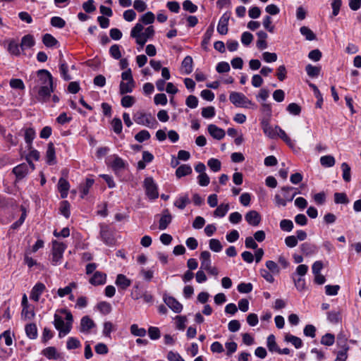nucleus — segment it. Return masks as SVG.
Returning <instances> with one entry per match:
<instances>
[{"label":"nucleus","mask_w":361,"mask_h":361,"mask_svg":"<svg viewBox=\"0 0 361 361\" xmlns=\"http://www.w3.org/2000/svg\"><path fill=\"white\" fill-rule=\"evenodd\" d=\"M60 312L66 315L65 319L66 322L65 323L61 316L55 314L54 325L55 328L59 331V336L61 338L71 331L73 318L71 312L66 309H61Z\"/></svg>","instance_id":"obj_1"},{"label":"nucleus","mask_w":361,"mask_h":361,"mask_svg":"<svg viewBox=\"0 0 361 361\" xmlns=\"http://www.w3.org/2000/svg\"><path fill=\"white\" fill-rule=\"evenodd\" d=\"M229 100L237 107L257 109V105L241 92H231L229 95Z\"/></svg>","instance_id":"obj_2"},{"label":"nucleus","mask_w":361,"mask_h":361,"mask_svg":"<svg viewBox=\"0 0 361 361\" xmlns=\"http://www.w3.org/2000/svg\"><path fill=\"white\" fill-rule=\"evenodd\" d=\"M134 121L139 125L147 126L151 128H155L158 125L155 118L151 114H147L142 111H137L133 115Z\"/></svg>","instance_id":"obj_3"},{"label":"nucleus","mask_w":361,"mask_h":361,"mask_svg":"<svg viewBox=\"0 0 361 361\" xmlns=\"http://www.w3.org/2000/svg\"><path fill=\"white\" fill-rule=\"evenodd\" d=\"M37 80H35L34 82L30 83V87L33 85H38V86L50 85H53V77L51 74L45 69H41L37 71Z\"/></svg>","instance_id":"obj_4"},{"label":"nucleus","mask_w":361,"mask_h":361,"mask_svg":"<svg viewBox=\"0 0 361 361\" xmlns=\"http://www.w3.org/2000/svg\"><path fill=\"white\" fill-rule=\"evenodd\" d=\"M145 194L150 200L157 199L159 197L158 188L152 177H147L143 182Z\"/></svg>","instance_id":"obj_5"},{"label":"nucleus","mask_w":361,"mask_h":361,"mask_svg":"<svg viewBox=\"0 0 361 361\" xmlns=\"http://www.w3.org/2000/svg\"><path fill=\"white\" fill-rule=\"evenodd\" d=\"M32 90L33 92H37L38 101L46 102L50 97L51 93L54 92V87L53 85L38 86V85H33Z\"/></svg>","instance_id":"obj_6"},{"label":"nucleus","mask_w":361,"mask_h":361,"mask_svg":"<svg viewBox=\"0 0 361 361\" xmlns=\"http://www.w3.org/2000/svg\"><path fill=\"white\" fill-rule=\"evenodd\" d=\"M66 248V245L61 242L57 240L52 241V264L56 265L63 257V252Z\"/></svg>","instance_id":"obj_7"},{"label":"nucleus","mask_w":361,"mask_h":361,"mask_svg":"<svg viewBox=\"0 0 361 361\" xmlns=\"http://www.w3.org/2000/svg\"><path fill=\"white\" fill-rule=\"evenodd\" d=\"M100 236L103 242L108 245H111L114 244L115 239L114 233L110 227L104 224H100Z\"/></svg>","instance_id":"obj_8"},{"label":"nucleus","mask_w":361,"mask_h":361,"mask_svg":"<svg viewBox=\"0 0 361 361\" xmlns=\"http://www.w3.org/2000/svg\"><path fill=\"white\" fill-rule=\"evenodd\" d=\"M164 302L174 312L180 313L183 310V305L173 297L164 295Z\"/></svg>","instance_id":"obj_9"},{"label":"nucleus","mask_w":361,"mask_h":361,"mask_svg":"<svg viewBox=\"0 0 361 361\" xmlns=\"http://www.w3.org/2000/svg\"><path fill=\"white\" fill-rule=\"evenodd\" d=\"M246 221L252 226H257L262 220L261 215L256 210H250L245 216Z\"/></svg>","instance_id":"obj_10"},{"label":"nucleus","mask_w":361,"mask_h":361,"mask_svg":"<svg viewBox=\"0 0 361 361\" xmlns=\"http://www.w3.org/2000/svg\"><path fill=\"white\" fill-rule=\"evenodd\" d=\"M230 18V14L225 13L221 17L217 25V32L220 35H226L228 31V25Z\"/></svg>","instance_id":"obj_11"},{"label":"nucleus","mask_w":361,"mask_h":361,"mask_svg":"<svg viewBox=\"0 0 361 361\" xmlns=\"http://www.w3.org/2000/svg\"><path fill=\"white\" fill-rule=\"evenodd\" d=\"M45 289L46 286L44 283L41 282L37 283L31 290L30 295V299L35 302H38L40 295L44 293Z\"/></svg>","instance_id":"obj_12"},{"label":"nucleus","mask_w":361,"mask_h":361,"mask_svg":"<svg viewBox=\"0 0 361 361\" xmlns=\"http://www.w3.org/2000/svg\"><path fill=\"white\" fill-rule=\"evenodd\" d=\"M261 126L264 133L271 139H274L277 137V129L273 128L267 120H263L261 122Z\"/></svg>","instance_id":"obj_13"},{"label":"nucleus","mask_w":361,"mask_h":361,"mask_svg":"<svg viewBox=\"0 0 361 361\" xmlns=\"http://www.w3.org/2000/svg\"><path fill=\"white\" fill-rule=\"evenodd\" d=\"M172 221V216L169 209H166L163 211L161 216L159 222V228L160 230H165Z\"/></svg>","instance_id":"obj_14"},{"label":"nucleus","mask_w":361,"mask_h":361,"mask_svg":"<svg viewBox=\"0 0 361 361\" xmlns=\"http://www.w3.org/2000/svg\"><path fill=\"white\" fill-rule=\"evenodd\" d=\"M300 250L305 256H311L317 253V247L316 245L310 243H304L300 246Z\"/></svg>","instance_id":"obj_15"},{"label":"nucleus","mask_w":361,"mask_h":361,"mask_svg":"<svg viewBox=\"0 0 361 361\" xmlns=\"http://www.w3.org/2000/svg\"><path fill=\"white\" fill-rule=\"evenodd\" d=\"M207 129L209 133L216 140H221L225 136V131L216 125L210 124L208 126Z\"/></svg>","instance_id":"obj_16"},{"label":"nucleus","mask_w":361,"mask_h":361,"mask_svg":"<svg viewBox=\"0 0 361 361\" xmlns=\"http://www.w3.org/2000/svg\"><path fill=\"white\" fill-rule=\"evenodd\" d=\"M46 159H47V163L49 165H54L56 163V155H55V148H54V145L52 142H49L48 144L47 149L46 152Z\"/></svg>","instance_id":"obj_17"},{"label":"nucleus","mask_w":361,"mask_h":361,"mask_svg":"<svg viewBox=\"0 0 361 361\" xmlns=\"http://www.w3.org/2000/svg\"><path fill=\"white\" fill-rule=\"evenodd\" d=\"M94 326V323L88 316H84L80 321V331L88 333Z\"/></svg>","instance_id":"obj_18"},{"label":"nucleus","mask_w":361,"mask_h":361,"mask_svg":"<svg viewBox=\"0 0 361 361\" xmlns=\"http://www.w3.org/2000/svg\"><path fill=\"white\" fill-rule=\"evenodd\" d=\"M211 254L209 251H203L200 254V260H201V269L207 270L210 269L212 267L211 259H210Z\"/></svg>","instance_id":"obj_19"},{"label":"nucleus","mask_w":361,"mask_h":361,"mask_svg":"<svg viewBox=\"0 0 361 361\" xmlns=\"http://www.w3.org/2000/svg\"><path fill=\"white\" fill-rule=\"evenodd\" d=\"M13 172L18 179H22L27 174L28 166L25 163L19 164L13 168Z\"/></svg>","instance_id":"obj_20"},{"label":"nucleus","mask_w":361,"mask_h":361,"mask_svg":"<svg viewBox=\"0 0 361 361\" xmlns=\"http://www.w3.org/2000/svg\"><path fill=\"white\" fill-rule=\"evenodd\" d=\"M106 275L100 271H96L90 279V283L94 286L102 285L105 283Z\"/></svg>","instance_id":"obj_21"},{"label":"nucleus","mask_w":361,"mask_h":361,"mask_svg":"<svg viewBox=\"0 0 361 361\" xmlns=\"http://www.w3.org/2000/svg\"><path fill=\"white\" fill-rule=\"evenodd\" d=\"M135 81H121L119 85V92L121 94H125L133 92L135 87Z\"/></svg>","instance_id":"obj_22"},{"label":"nucleus","mask_w":361,"mask_h":361,"mask_svg":"<svg viewBox=\"0 0 361 361\" xmlns=\"http://www.w3.org/2000/svg\"><path fill=\"white\" fill-rule=\"evenodd\" d=\"M116 284L123 290H126L131 285V281L123 274H118L116 279Z\"/></svg>","instance_id":"obj_23"},{"label":"nucleus","mask_w":361,"mask_h":361,"mask_svg":"<svg viewBox=\"0 0 361 361\" xmlns=\"http://www.w3.org/2000/svg\"><path fill=\"white\" fill-rule=\"evenodd\" d=\"M69 187V183L66 179H64L63 178H61L59 180L58 189L61 193V196L62 198H65L67 197Z\"/></svg>","instance_id":"obj_24"},{"label":"nucleus","mask_w":361,"mask_h":361,"mask_svg":"<svg viewBox=\"0 0 361 361\" xmlns=\"http://www.w3.org/2000/svg\"><path fill=\"white\" fill-rule=\"evenodd\" d=\"M42 354L49 360H57L60 355L57 353L55 347H47L42 351Z\"/></svg>","instance_id":"obj_25"},{"label":"nucleus","mask_w":361,"mask_h":361,"mask_svg":"<svg viewBox=\"0 0 361 361\" xmlns=\"http://www.w3.org/2000/svg\"><path fill=\"white\" fill-rule=\"evenodd\" d=\"M257 35L258 37V39L257 41V48L260 50L265 49L267 47V43L266 41L268 37L267 34L265 32L261 30L257 33Z\"/></svg>","instance_id":"obj_26"},{"label":"nucleus","mask_w":361,"mask_h":361,"mask_svg":"<svg viewBox=\"0 0 361 361\" xmlns=\"http://www.w3.org/2000/svg\"><path fill=\"white\" fill-rule=\"evenodd\" d=\"M35 130L32 128L25 129L24 137L28 149L32 148V141L35 137Z\"/></svg>","instance_id":"obj_27"},{"label":"nucleus","mask_w":361,"mask_h":361,"mask_svg":"<svg viewBox=\"0 0 361 361\" xmlns=\"http://www.w3.org/2000/svg\"><path fill=\"white\" fill-rule=\"evenodd\" d=\"M192 170L190 165L182 164L176 171V176L178 178L189 175L192 173Z\"/></svg>","instance_id":"obj_28"},{"label":"nucleus","mask_w":361,"mask_h":361,"mask_svg":"<svg viewBox=\"0 0 361 361\" xmlns=\"http://www.w3.org/2000/svg\"><path fill=\"white\" fill-rule=\"evenodd\" d=\"M284 340L288 343H290L295 348H300L302 346V341L301 338L292 334H286Z\"/></svg>","instance_id":"obj_29"},{"label":"nucleus","mask_w":361,"mask_h":361,"mask_svg":"<svg viewBox=\"0 0 361 361\" xmlns=\"http://www.w3.org/2000/svg\"><path fill=\"white\" fill-rule=\"evenodd\" d=\"M111 166L113 171L117 172L126 167V163L121 157L114 155V160L111 162Z\"/></svg>","instance_id":"obj_30"},{"label":"nucleus","mask_w":361,"mask_h":361,"mask_svg":"<svg viewBox=\"0 0 361 361\" xmlns=\"http://www.w3.org/2000/svg\"><path fill=\"white\" fill-rule=\"evenodd\" d=\"M276 129H277V137L281 138L290 147L293 148L295 146V143L287 135L286 132L278 126H276Z\"/></svg>","instance_id":"obj_31"},{"label":"nucleus","mask_w":361,"mask_h":361,"mask_svg":"<svg viewBox=\"0 0 361 361\" xmlns=\"http://www.w3.org/2000/svg\"><path fill=\"white\" fill-rule=\"evenodd\" d=\"M281 190L283 193V197L286 200V202H291L295 197V193H292V192L295 190L293 187L284 186L282 187Z\"/></svg>","instance_id":"obj_32"},{"label":"nucleus","mask_w":361,"mask_h":361,"mask_svg":"<svg viewBox=\"0 0 361 361\" xmlns=\"http://www.w3.org/2000/svg\"><path fill=\"white\" fill-rule=\"evenodd\" d=\"M214 32V27L212 25L209 26L205 32L201 46L203 49L207 50V45L209 44L210 39Z\"/></svg>","instance_id":"obj_33"},{"label":"nucleus","mask_w":361,"mask_h":361,"mask_svg":"<svg viewBox=\"0 0 361 361\" xmlns=\"http://www.w3.org/2000/svg\"><path fill=\"white\" fill-rule=\"evenodd\" d=\"M190 203V200L188 194L180 196L174 202V206L179 209H184L187 204Z\"/></svg>","instance_id":"obj_34"},{"label":"nucleus","mask_w":361,"mask_h":361,"mask_svg":"<svg viewBox=\"0 0 361 361\" xmlns=\"http://www.w3.org/2000/svg\"><path fill=\"white\" fill-rule=\"evenodd\" d=\"M77 284L75 282H71L68 286L65 288H60L57 290V294L60 298H63L72 293L73 289L76 288Z\"/></svg>","instance_id":"obj_35"},{"label":"nucleus","mask_w":361,"mask_h":361,"mask_svg":"<svg viewBox=\"0 0 361 361\" xmlns=\"http://www.w3.org/2000/svg\"><path fill=\"white\" fill-rule=\"evenodd\" d=\"M25 333L30 339H35L37 336V328L35 324L31 323L25 326Z\"/></svg>","instance_id":"obj_36"},{"label":"nucleus","mask_w":361,"mask_h":361,"mask_svg":"<svg viewBox=\"0 0 361 361\" xmlns=\"http://www.w3.org/2000/svg\"><path fill=\"white\" fill-rule=\"evenodd\" d=\"M192 58L190 56H187L182 61V68L186 74H190L192 71Z\"/></svg>","instance_id":"obj_37"},{"label":"nucleus","mask_w":361,"mask_h":361,"mask_svg":"<svg viewBox=\"0 0 361 361\" xmlns=\"http://www.w3.org/2000/svg\"><path fill=\"white\" fill-rule=\"evenodd\" d=\"M334 202L338 204H348L350 202L345 192H335L334 195Z\"/></svg>","instance_id":"obj_38"},{"label":"nucleus","mask_w":361,"mask_h":361,"mask_svg":"<svg viewBox=\"0 0 361 361\" xmlns=\"http://www.w3.org/2000/svg\"><path fill=\"white\" fill-rule=\"evenodd\" d=\"M229 209L228 204H221L217 206L216 209L214 212V216L217 217H224L227 214Z\"/></svg>","instance_id":"obj_39"},{"label":"nucleus","mask_w":361,"mask_h":361,"mask_svg":"<svg viewBox=\"0 0 361 361\" xmlns=\"http://www.w3.org/2000/svg\"><path fill=\"white\" fill-rule=\"evenodd\" d=\"M35 43L33 36L31 35H27L22 38L20 47L23 49L24 48H31L35 45Z\"/></svg>","instance_id":"obj_40"},{"label":"nucleus","mask_w":361,"mask_h":361,"mask_svg":"<svg viewBox=\"0 0 361 361\" xmlns=\"http://www.w3.org/2000/svg\"><path fill=\"white\" fill-rule=\"evenodd\" d=\"M59 70H60V73H61L62 78L65 80L68 81V80H71V75L68 73V65L66 64L65 61L62 59L61 57L60 59Z\"/></svg>","instance_id":"obj_41"},{"label":"nucleus","mask_w":361,"mask_h":361,"mask_svg":"<svg viewBox=\"0 0 361 361\" xmlns=\"http://www.w3.org/2000/svg\"><path fill=\"white\" fill-rule=\"evenodd\" d=\"M42 42L47 47H54L58 44V41L50 34H45L42 37Z\"/></svg>","instance_id":"obj_42"},{"label":"nucleus","mask_w":361,"mask_h":361,"mask_svg":"<svg viewBox=\"0 0 361 361\" xmlns=\"http://www.w3.org/2000/svg\"><path fill=\"white\" fill-rule=\"evenodd\" d=\"M300 32L308 41H312L317 38L316 35L307 26L301 27Z\"/></svg>","instance_id":"obj_43"},{"label":"nucleus","mask_w":361,"mask_h":361,"mask_svg":"<svg viewBox=\"0 0 361 361\" xmlns=\"http://www.w3.org/2000/svg\"><path fill=\"white\" fill-rule=\"evenodd\" d=\"M305 71L310 78H317L320 73L321 68L312 66V64H307L305 67Z\"/></svg>","instance_id":"obj_44"},{"label":"nucleus","mask_w":361,"mask_h":361,"mask_svg":"<svg viewBox=\"0 0 361 361\" xmlns=\"http://www.w3.org/2000/svg\"><path fill=\"white\" fill-rule=\"evenodd\" d=\"M335 159L331 155H325L320 158V164L324 167H331L335 164Z\"/></svg>","instance_id":"obj_45"},{"label":"nucleus","mask_w":361,"mask_h":361,"mask_svg":"<svg viewBox=\"0 0 361 361\" xmlns=\"http://www.w3.org/2000/svg\"><path fill=\"white\" fill-rule=\"evenodd\" d=\"M309 86L313 90L314 94L315 97L317 99V102L316 103V106L321 108L322 103H323V98H322V95L320 91L319 90L318 87L313 83H310Z\"/></svg>","instance_id":"obj_46"},{"label":"nucleus","mask_w":361,"mask_h":361,"mask_svg":"<svg viewBox=\"0 0 361 361\" xmlns=\"http://www.w3.org/2000/svg\"><path fill=\"white\" fill-rule=\"evenodd\" d=\"M94 182V180L92 178L86 179L85 184L80 187L81 198H84L89 193L90 188L93 185Z\"/></svg>","instance_id":"obj_47"},{"label":"nucleus","mask_w":361,"mask_h":361,"mask_svg":"<svg viewBox=\"0 0 361 361\" xmlns=\"http://www.w3.org/2000/svg\"><path fill=\"white\" fill-rule=\"evenodd\" d=\"M207 165L214 172H218L221 170V164L217 159L212 158L209 159Z\"/></svg>","instance_id":"obj_48"},{"label":"nucleus","mask_w":361,"mask_h":361,"mask_svg":"<svg viewBox=\"0 0 361 361\" xmlns=\"http://www.w3.org/2000/svg\"><path fill=\"white\" fill-rule=\"evenodd\" d=\"M335 336L334 334L327 333L321 338V343L324 345L331 346L334 343Z\"/></svg>","instance_id":"obj_49"},{"label":"nucleus","mask_w":361,"mask_h":361,"mask_svg":"<svg viewBox=\"0 0 361 361\" xmlns=\"http://www.w3.org/2000/svg\"><path fill=\"white\" fill-rule=\"evenodd\" d=\"M130 332L133 335L140 337H144L147 333L144 328H139L135 324L130 326Z\"/></svg>","instance_id":"obj_50"},{"label":"nucleus","mask_w":361,"mask_h":361,"mask_svg":"<svg viewBox=\"0 0 361 361\" xmlns=\"http://www.w3.org/2000/svg\"><path fill=\"white\" fill-rule=\"evenodd\" d=\"M267 348L271 352H277L279 348L275 340V336L271 334L267 338Z\"/></svg>","instance_id":"obj_51"},{"label":"nucleus","mask_w":361,"mask_h":361,"mask_svg":"<svg viewBox=\"0 0 361 361\" xmlns=\"http://www.w3.org/2000/svg\"><path fill=\"white\" fill-rule=\"evenodd\" d=\"M135 102L134 97L130 95L123 96L121 99V104L124 108L131 107Z\"/></svg>","instance_id":"obj_52"},{"label":"nucleus","mask_w":361,"mask_h":361,"mask_svg":"<svg viewBox=\"0 0 361 361\" xmlns=\"http://www.w3.org/2000/svg\"><path fill=\"white\" fill-rule=\"evenodd\" d=\"M328 320L333 324H338L341 322V317L339 312L331 311L327 313Z\"/></svg>","instance_id":"obj_53"},{"label":"nucleus","mask_w":361,"mask_h":361,"mask_svg":"<svg viewBox=\"0 0 361 361\" xmlns=\"http://www.w3.org/2000/svg\"><path fill=\"white\" fill-rule=\"evenodd\" d=\"M341 169L343 171V178L345 182H350L351 180V176H350V167L349 165L343 162L341 164Z\"/></svg>","instance_id":"obj_54"},{"label":"nucleus","mask_w":361,"mask_h":361,"mask_svg":"<svg viewBox=\"0 0 361 361\" xmlns=\"http://www.w3.org/2000/svg\"><path fill=\"white\" fill-rule=\"evenodd\" d=\"M109 54L114 59H120L122 56L120 46L118 44L112 45L109 49Z\"/></svg>","instance_id":"obj_55"},{"label":"nucleus","mask_w":361,"mask_h":361,"mask_svg":"<svg viewBox=\"0 0 361 361\" xmlns=\"http://www.w3.org/2000/svg\"><path fill=\"white\" fill-rule=\"evenodd\" d=\"M149 138L150 134L147 130H140L135 136V139L139 142H142L144 141L149 140Z\"/></svg>","instance_id":"obj_56"},{"label":"nucleus","mask_w":361,"mask_h":361,"mask_svg":"<svg viewBox=\"0 0 361 361\" xmlns=\"http://www.w3.org/2000/svg\"><path fill=\"white\" fill-rule=\"evenodd\" d=\"M280 228L282 231L290 232L293 228V223L289 219H283L280 222Z\"/></svg>","instance_id":"obj_57"},{"label":"nucleus","mask_w":361,"mask_h":361,"mask_svg":"<svg viewBox=\"0 0 361 361\" xmlns=\"http://www.w3.org/2000/svg\"><path fill=\"white\" fill-rule=\"evenodd\" d=\"M340 290L338 285H326L325 286V293L327 295L334 296L336 295Z\"/></svg>","instance_id":"obj_58"},{"label":"nucleus","mask_w":361,"mask_h":361,"mask_svg":"<svg viewBox=\"0 0 361 361\" xmlns=\"http://www.w3.org/2000/svg\"><path fill=\"white\" fill-rule=\"evenodd\" d=\"M51 25L53 27L63 28L66 25V21L61 17L54 16L51 18Z\"/></svg>","instance_id":"obj_59"},{"label":"nucleus","mask_w":361,"mask_h":361,"mask_svg":"<svg viewBox=\"0 0 361 361\" xmlns=\"http://www.w3.org/2000/svg\"><path fill=\"white\" fill-rule=\"evenodd\" d=\"M111 126L114 133L120 134L122 132V122L119 118H114L111 121Z\"/></svg>","instance_id":"obj_60"},{"label":"nucleus","mask_w":361,"mask_h":361,"mask_svg":"<svg viewBox=\"0 0 361 361\" xmlns=\"http://www.w3.org/2000/svg\"><path fill=\"white\" fill-rule=\"evenodd\" d=\"M266 267L267 270L271 271L273 274H278L280 272V269L278 264L272 260L267 261Z\"/></svg>","instance_id":"obj_61"},{"label":"nucleus","mask_w":361,"mask_h":361,"mask_svg":"<svg viewBox=\"0 0 361 361\" xmlns=\"http://www.w3.org/2000/svg\"><path fill=\"white\" fill-rule=\"evenodd\" d=\"M154 19L155 16L154 13L151 11H148L142 16L140 21L145 25H149L152 23Z\"/></svg>","instance_id":"obj_62"},{"label":"nucleus","mask_w":361,"mask_h":361,"mask_svg":"<svg viewBox=\"0 0 361 361\" xmlns=\"http://www.w3.org/2000/svg\"><path fill=\"white\" fill-rule=\"evenodd\" d=\"M81 344L80 341L74 337H70L67 341V348L68 350L76 349L80 347Z\"/></svg>","instance_id":"obj_63"},{"label":"nucleus","mask_w":361,"mask_h":361,"mask_svg":"<svg viewBox=\"0 0 361 361\" xmlns=\"http://www.w3.org/2000/svg\"><path fill=\"white\" fill-rule=\"evenodd\" d=\"M183 8L190 13H195L197 10V6L190 0H185L183 3Z\"/></svg>","instance_id":"obj_64"}]
</instances>
